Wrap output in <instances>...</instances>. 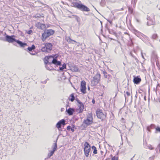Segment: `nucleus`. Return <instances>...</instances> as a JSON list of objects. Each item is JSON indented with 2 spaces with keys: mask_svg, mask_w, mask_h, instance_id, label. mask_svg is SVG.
I'll return each instance as SVG.
<instances>
[{
  "mask_svg": "<svg viewBox=\"0 0 160 160\" xmlns=\"http://www.w3.org/2000/svg\"><path fill=\"white\" fill-rule=\"evenodd\" d=\"M37 28L39 29L43 30L46 28L45 25L40 22H38L36 24Z\"/></svg>",
  "mask_w": 160,
  "mask_h": 160,
  "instance_id": "f8f14e48",
  "label": "nucleus"
},
{
  "mask_svg": "<svg viewBox=\"0 0 160 160\" xmlns=\"http://www.w3.org/2000/svg\"><path fill=\"white\" fill-rule=\"evenodd\" d=\"M141 54H142V57L143 58V59H144V56L142 54V52H141Z\"/></svg>",
  "mask_w": 160,
  "mask_h": 160,
  "instance_id": "09e8293b",
  "label": "nucleus"
},
{
  "mask_svg": "<svg viewBox=\"0 0 160 160\" xmlns=\"http://www.w3.org/2000/svg\"><path fill=\"white\" fill-rule=\"evenodd\" d=\"M137 22H139L138 20V19H137Z\"/></svg>",
  "mask_w": 160,
  "mask_h": 160,
  "instance_id": "4d7b16f0",
  "label": "nucleus"
},
{
  "mask_svg": "<svg viewBox=\"0 0 160 160\" xmlns=\"http://www.w3.org/2000/svg\"><path fill=\"white\" fill-rule=\"evenodd\" d=\"M101 119H103L105 117V116L104 115L103 113L101 112Z\"/></svg>",
  "mask_w": 160,
  "mask_h": 160,
  "instance_id": "c756f323",
  "label": "nucleus"
},
{
  "mask_svg": "<svg viewBox=\"0 0 160 160\" xmlns=\"http://www.w3.org/2000/svg\"><path fill=\"white\" fill-rule=\"evenodd\" d=\"M14 37L15 36L14 35L10 36L7 35L6 36V41L9 43H12L13 42H15L22 47L24 48L26 46H28V45L26 43L22 42V41L19 40H17Z\"/></svg>",
  "mask_w": 160,
  "mask_h": 160,
  "instance_id": "f257e3e1",
  "label": "nucleus"
},
{
  "mask_svg": "<svg viewBox=\"0 0 160 160\" xmlns=\"http://www.w3.org/2000/svg\"><path fill=\"white\" fill-rule=\"evenodd\" d=\"M127 96L128 97L130 96V93L128 92H127L125 94V98H126V96Z\"/></svg>",
  "mask_w": 160,
  "mask_h": 160,
  "instance_id": "473e14b6",
  "label": "nucleus"
},
{
  "mask_svg": "<svg viewBox=\"0 0 160 160\" xmlns=\"http://www.w3.org/2000/svg\"><path fill=\"white\" fill-rule=\"evenodd\" d=\"M92 102L93 104H94L95 103V101L94 99L92 100Z\"/></svg>",
  "mask_w": 160,
  "mask_h": 160,
  "instance_id": "49530a36",
  "label": "nucleus"
},
{
  "mask_svg": "<svg viewBox=\"0 0 160 160\" xmlns=\"http://www.w3.org/2000/svg\"><path fill=\"white\" fill-rule=\"evenodd\" d=\"M66 40L69 43L74 44L73 43L76 42V41L72 39L70 37H67L66 38Z\"/></svg>",
  "mask_w": 160,
  "mask_h": 160,
  "instance_id": "dca6fc26",
  "label": "nucleus"
},
{
  "mask_svg": "<svg viewBox=\"0 0 160 160\" xmlns=\"http://www.w3.org/2000/svg\"><path fill=\"white\" fill-rule=\"evenodd\" d=\"M99 148H100V144L99 145Z\"/></svg>",
  "mask_w": 160,
  "mask_h": 160,
  "instance_id": "13d9d810",
  "label": "nucleus"
},
{
  "mask_svg": "<svg viewBox=\"0 0 160 160\" xmlns=\"http://www.w3.org/2000/svg\"><path fill=\"white\" fill-rule=\"evenodd\" d=\"M148 148L150 150H152L153 149V148L152 147V146L151 145H149L148 146Z\"/></svg>",
  "mask_w": 160,
  "mask_h": 160,
  "instance_id": "58836bf2",
  "label": "nucleus"
},
{
  "mask_svg": "<svg viewBox=\"0 0 160 160\" xmlns=\"http://www.w3.org/2000/svg\"><path fill=\"white\" fill-rule=\"evenodd\" d=\"M30 53L31 54V55H35V53H32V52H30Z\"/></svg>",
  "mask_w": 160,
  "mask_h": 160,
  "instance_id": "a18cd8bd",
  "label": "nucleus"
},
{
  "mask_svg": "<svg viewBox=\"0 0 160 160\" xmlns=\"http://www.w3.org/2000/svg\"><path fill=\"white\" fill-rule=\"evenodd\" d=\"M76 111L78 113H82L83 111H82V109H80L78 108V109H77Z\"/></svg>",
  "mask_w": 160,
  "mask_h": 160,
  "instance_id": "72a5a7b5",
  "label": "nucleus"
},
{
  "mask_svg": "<svg viewBox=\"0 0 160 160\" xmlns=\"http://www.w3.org/2000/svg\"><path fill=\"white\" fill-rule=\"evenodd\" d=\"M72 16L74 17L75 18V20L78 22H79L80 21V18L78 16L75 15H72Z\"/></svg>",
  "mask_w": 160,
  "mask_h": 160,
  "instance_id": "cd10ccee",
  "label": "nucleus"
},
{
  "mask_svg": "<svg viewBox=\"0 0 160 160\" xmlns=\"http://www.w3.org/2000/svg\"><path fill=\"white\" fill-rule=\"evenodd\" d=\"M55 151L53 150H52L48 154V158H50L51 156H52L54 153Z\"/></svg>",
  "mask_w": 160,
  "mask_h": 160,
  "instance_id": "a878e982",
  "label": "nucleus"
},
{
  "mask_svg": "<svg viewBox=\"0 0 160 160\" xmlns=\"http://www.w3.org/2000/svg\"><path fill=\"white\" fill-rule=\"evenodd\" d=\"M86 83L84 81H82L81 82L80 91L83 94L86 93Z\"/></svg>",
  "mask_w": 160,
  "mask_h": 160,
  "instance_id": "0eeeda50",
  "label": "nucleus"
},
{
  "mask_svg": "<svg viewBox=\"0 0 160 160\" xmlns=\"http://www.w3.org/2000/svg\"><path fill=\"white\" fill-rule=\"evenodd\" d=\"M52 45L51 43H46L45 46L42 48L41 50L44 52H49L52 50Z\"/></svg>",
  "mask_w": 160,
  "mask_h": 160,
  "instance_id": "20e7f679",
  "label": "nucleus"
},
{
  "mask_svg": "<svg viewBox=\"0 0 160 160\" xmlns=\"http://www.w3.org/2000/svg\"><path fill=\"white\" fill-rule=\"evenodd\" d=\"M100 77V74H99L98 75H97L93 78L92 82L93 83L94 85H96L98 83Z\"/></svg>",
  "mask_w": 160,
  "mask_h": 160,
  "instance_id": "9b49d317",
  "label": "nucleus"
},
{
  "mask_svg": "<svg viewBox=\"0 0 160 160\" xmlns=\"http://www.w3.org/2000/svg\"><path fill=\"white\" fill-rule=\"evenodd\" d=\"M125 0H123V1H125Z\"/></svg>",
  "mask_w": 160,
  "mask_h": 160,
  "instance_id": "338daca9",
  "label": "nucleus"
},
{
  "mask_svg": "<svg viewBox=\"0 0 160 160\" xmlns=\"http://www.w3.org/2000/svg\"><path fill=\"white\" fill-rule=\"evenodd\" d=\"M78 9L82 11L88 12L90 10L89 8L82 3H80Z\"/></svg>",
  "mask_w": 160,
  "mask_h": 160,
  "instance_id": "9d476101",
  "label": "nucleus"
},
{
  "mask_svg": "<svg viewBox=\"0 0 160 160\" xmlns=\"http://www.w3.org/2000/svg\"><path fill=\"white\" fill-rule=\"evenodd\" d=\"M92 116L89 115L88 116L87 118L84 120L83 123H85L87 125H89L92 124Z\"/></svg>",
  "mask_w": 160,
  "mask_h": 160,
  "instance_id": "6e6552de",
  "label": "nucleus"
},
{
  "mask_svg": "<svg viewBox=\"0 0 160 160\" xmlns=\"http://www.w3.org/2000/svg\"><path fill=\"white\" fill-rule=\"evenodd\" d=\"M71 127L70 126H69L67 127V129L68 130H69L70 129H71Z\"/></svg>",
  "mask_w": 160,
  "mask_h": 160,
  "instance_id": "37998d69",
  "label": "nucleus"
},
{
  "mask_svg": "<svg viewBox=\"0 0 160 160\" xmlns=\"http://www.w3.org/2000/svg\"><path fill=\"white\" fill-rule=\"evenodd\" d=\"M69 17L70 18H72V16H69Z\"/></svg>",
  "mask_w": 160,
  "mask_h": 160,
  "instance_id": "bf43d9fd",
  "label": "nucleus"
},
{
  "mask_svg": "<svg viewBox=\"0 0 160 160\" xmlns=\"http://www.w3.org/2000/svg\"><path fill=\"white\" fill-rule=\"evenodd\" d=\"M70 130H71V131L72 132H74V131H75L74 129V128H72V127H71Z\"/></svg>",
  "mask_w": 160,
  "mask_h": 160,
  "instance_id": "c03bdc74",
  "label": "nucleus"
},
{
  "mask_svg": "<svg viewBox=\"0 0 160 160\" xmlns=\"http://www.w3.org/2000/svg\"><path fill=\"white\" fill-rule=\"evenodd\" d=\"M70 97H71V98H69V100H70V101L71 102H73L74 100H75V97L73 93L70 96Z\"/></svg>",
  "mask_w": 160,
  "mask_h": 160,
  "instance_id": "393cba45",
  "label": "nucleus"
},
{
  "mask_svg": "<svg viewBox=\"0 0 160 160\" xmlns=\"http://www.w3.org/2000/svg\"><path fill=\"white\" fill-rule=\"evenodd\" d=\"M118 158L117 157H113L111 159V160H118Z\"/></svg>",
  "mask_w": 160,
  "mask_h": 160,
  "instance_id": "ea45409f",
  "label": "nucleus"
},
{
  "mask_svg": "<svg viewBox=\"0 0 160 160\" xmlns=\"http://www.w3.org/2000/svg\"><path fill=\"white\" fill-rule=\"evenodd\" d=\"M58 139V138H57V140L56 141V142L54 143L53 145V151H55V150L57 149V140Z\"/></svg>",
  "mask_w": 160,
  "mask_h": 160,
  "instance_id": "5701e85b",
  "label": "nucleus"
},
{
  "mask_svg": "<svg viewBox=\"0 0 160 160\" xmlns=\"http://www.w3.org/2000/svg\"><path fill=\"white\" fill-rule=\"evenodd\" d=\"M103 73L104 76L106 78H108V75L107 73L105 72H103Z\"/></svg>",
  "mask_w": 160,
  "mask_h": 160,
  "instance_id": "f704fd0d",
  "label": "nucleus"
},
{
  "mask_svg": "<svg viewBox=\"0 0 160 160\" xmlns=\"http://www.w3.org/2000/svg\"><path fill=\"white\" fill-rule=\"evenodd\" d=\"M141 81V79L140 78H138V77H135L133 79V82L134 83L138 84H139Z\"/></svg>",
  "mask_w": 160,
  "mask_h": 160,
  "instance_id": "2eb2a0df",
  "label": "nucleus"
},
{
  "mask_svg": "<svg viewBox=\"0 0 160 160\" xmlns=\"http://www.w3.org/2000/svg\"><path fill=\"white\" fill-rule=\"evenodd\" d=\"M49 56H47V58L49 62H51L52 60V59L50 58L49 57Z\"/></svg>",
  "mask_w": 160,
  "mask_h": 160,
  "instance_id": "c9c22d12",
  "label": "nucleus"
},
{
  "mask_svg": "<svg viewBox=\"0 0 160 160\" xmlns=\"http://www.w3.org/2000/svg\"><path fill=\"white\" fill-rule=\"evenodd\" d=\"M74 111V109L71 108H70L66 110V112L69 115H72Z\"/></svg>",
  "mask_w": 160,
  "mask_h": 160,
  "instance_id": "ddd939ff",
  "label": "nucleus"
},
{
  "mask_svg": "<svg viewBox=\"0 0 160 160\" xmlns=\"http://www.w3.org/2000/svg\"><path fill=\"white\" fill-rule=\"evenodd\" d=\"M66 124L65 120L64 119H62L60 120L56 124V127L59 130H60V129L61 128V125L63 126Z\"/></svg>",
  "mask_w": 160,
  "mask_h": 160,
  "instance_id": "1a4fd4ad",
  "label": "nucleus"
},
{
  "mask_svg": "<svg viewBox=\"0 0 160 160\" xmlns=\"http://www.w3.org/2000/svg\"><path fill=\"white\" fill-rule=\"evenodd\" d=\"M44 63L45 64H47L48 63L49 64V62L48 61V60L47 58L45 59L44 61Z\"/></svg>",
  "mask_w": 160,
  "mask_h": 160,
  "instance_id": "e433bc0d",
  "label": "nucleus"
},
{
  "mask_svg": "<svg viewBox=\"0 0 160 160\" xmlns=\"http://www.w3.org/2000/svg\"><path fill=\"white\" fill-rule=\"evenodd\" d=\"M71 69L73 72H77L78 71V68L75 66H72Z\"/></svg>",
  "mask_w": 160,
  "mask_h": 160,
  "instance_id": "aec40b11",
  "label": "nucleus"
},
{
  "mask_svg": "<svg viewBox=\"0 0 160 160\" xmlns=\"http://www.w3.org/2000/svg\"><path fill=\"white\" fill-rule=\"evenodd\" d=\"M157 37V35L156 34H153L152 36V38L153 39H156Z\"/></svg>",
  "mask_w": 160,
  "mask_h": 160,
  "instance_id": "2f4dec72",
  "label": "nucleus"
},
{
  "mask_svg": "<svg viewBox=\"0 0 160 160\" xmlns=\"http://www.w3.org/2000/svg\"><path fill=\"white\" fill-rule=\"evenodd\" d=\"M151 129V128L150 126L147 127V130L148 131H150Z\"/></svg>",
  "mask_w": 160,
  "mask_h": 160,
  "instance_id": "79ce46f5",
  "label": "nucleus"
},
{
  "mask_svg": "<svg viewBox=\"0 0 160 160\" xmlns=\"http://www.w3.org/2000/svg\"><path fill=\"white\" fill-rule=\"evenodd\" d=\"M46 68L48 70H51V69H49L48 67L47 66L46 67Z\"/></svg>",
  "mask_w": 160,
  "mask_h": 160,
  "instance_id": "603ef678",
  "label": "nucleus"
},
{
  "mask_svg": "<svg viewBox=\"0 0 160 160\" xmlns=\"http://www.w3.org/2000/svg\"><path fill=\"white\" fill-rule=\"evenodd\" d=\"M147 19L148 21L147 23L148 25H153L155 23L154 16L153 14H151L150 16L148 15Z\"/></svg>",
  "mask_w": 160,
  "mask_h": 160,
  "instance_id": "423d86ee",
  "label": "nucleus"
},
{
  "mask_svg": "<svg viewBox=\"0 0 160 160\" xmlns=\"http://www.w3.org/2000/svg\"><path fill=\"white\" fill-rule=\"evenodd\" d=\"M138 37H139L141 38H142V36L141 35H140Z\"/></svg>",
  "mask_w": 160,
  "mask_h": 160,
  "instance_id": "8fccbe9b",
  "label": "nucleus"
},
{
  "mask_svg": "<svg viewBox=\"0 0 160 160\" xmlns=\"http://www.w3.org/2000/svg\"><path fill=\"white\" fill-rule=\"evenodd\" d=\"M75 126H74V125H72V128H75Z\"/></svg>",
  "mask_w": 160,
  "mask_h": 160,
  "instance_id": "864d4df0",
  "label": "nucleus"
},
{
  "mask_svg": "<svg viewBox=\"0 0 160 160\" xmlns=\"http://www.w3.org/2000/svg\"><path fill=\"white\" fill-rule=\"evenodd\" d=\"M134 33L137 35L138 37L140 35H141L142 36V37L143 38H146L147 37L143 34L140 32L138 31L137 30H134L133 31Z\"/></svg>",
  "mask_w": 160,
  "mask_h": 160,
  "instance_id": "4468645a",
  "label": "nucleus"
},
{
  "mask_svg": "<svg viewBox=\"0 0 160 160\" xmlns=\"http://www.w3.org/2000/svg\"><path fill=\"white\" fill-rule=\"evenodd\" d=\"M84 154L86 157H88L89 155V153L90 152L91 147L88 143L86 142L84 145Z\"/></svg>",
  "mask_w": 160,
  "mask_h": 160,
  "instance_id": "39448f33",
  "label": "nucleus"
},
{
  "mask_svg": "<svg viewBox=\"0 0 160 160\" xmlns=\"http://www.w3.org/2000/svg\"><path fill=\"white\" fill-rule=\"evenodd\" d=\"M46 81H45V82H44V83H46Z\"/></svg>",
  "mask_w": 160,
  "mask_h": 160,
  "instance_id": "e2e57ef3",
  "label": "nucleus"
},
{
  "mask_svg": "<svg viewBox=\"0 0 160 160\" xmlns=\"http://www.w3.org/2000/svg\"><path fill=\"white\" fill-rule=\"evenodd\" d=\"M150 126L151 129H155L156 128V126L154 124H151Z\"/></svg>",
  "mask_w": 160,
  "mask_h": 160,
  "instance_id": "7c9ffc66",
  "label": "nucleus"
},
{
  "mask_svg": "<svg viewBox=\"0 0 160 160\" xmlns=\"http://www.w3.org/2000/svg\"><path fill=\"white\" fill-rule=\"evenodd\" d=\"M35 48V46L33 44L32 45L31 47H28L27 48V49L29 51H32V50H34Z\"/></svg>",
  "mask_w": 160,
  "mask_h": 160,
  "instance_id": "412c9836",
  "label": "nucleus"
},
{
  "mask_svg": "<svg viewBox=\"0 0 160 160\" xmlns=\"http://www.w3.org/2000/svg\"><path fill=\"white\" fill-rule=\"evenodd\" d=\"M131 160H133V159L132 158H131Z\"/></svg>",
  "mask_w": 160,
  "mask_h": 160,
  "instance_id": "052dcab7",
  "label": "nucleus"
},
{
  "mask_svg": "<svg viewBox=\"0 0 160 160\" xmlns=\"http://www.w3.org/2000/svg\"><path fill=\"white\" fill-rule=\"evenodd\" d=\"M98 37L99 39L100 40V36H98Z\"/></svg>",
  "mask_w": 160,
  "mask_h": 160,
  "instance_id": "6e6d98bb",
  "label": "nucleus"
},
{
  "mask_svg": "<svg viewBox=\"0 0 160 160\" xmlns=\"http://www.w3.org/2000/svg\"><path fill=\"white\" fill-rule=\"evenodd\" d=\"M102 24V22L101 21L100 22Z\"/></svg>",
  "mask_w": 160,
  "mask_h": 160,
  "instance_id": "0e129e2a",
  "label": "nucleus"
},
{
  "mask_svg": "<svg viewBox=\"0 0 160 160\" xmlns=\"http://www.w3.org/2000/svg\"><path fill=\"white\" fill-rule=\"evenodd\" d=\"M136 0H132V4H133L134 5H135L136 2Z\"/></svg>",
  "mask_w": 160,
  "mask_h": 160,
  "instance_id": "4c0bfd02",
  "label": "nucleus"
},
{
  "mask_svg": "<svg viewBox=\"0 0 160 160\" xmlns=\"http://www.w3.org/2000/svg\"><path fill=\"white\" fill-rule=\"evenodd\" d=\"M158 132H160V127L159 126H157L155 128V133H157Z\"/></svg>",
  "mask_w": 160,
  "mask_h": 160,
  "instance_id": "bb28decb",
  "label": "nucleus"
},
{
  "mask_svg": "<svg viewBox=\"0 0 160 160\" xmlns=\"http://www.w3.org/2000/svg\"><path fill=\"white\" fill-rule=\"evenodd\" d=\"M101 2H102L103 3V5H104L105 4L104 3L105 1L104 0H102Z\"/></svg>",
  "mask_w": 160,
  "mask_h": 160,
  "instance_id": "de8ad7c7",
  "label": "nucleus"
},
{
  "mask_svg": "<svg viewBox=\"0 0 160 160\" xmlns=\"http://www.w3.org/2000/svg\"><path fill=\"white\" fill-rule=\"evenodd\" d=\"M58 56L57 54L52 55L50 56L49 57L50 58L52 59V62H49V65H51L52 64H53L56 66L60 65L61 64V62L60 61H58L57 58Z\"/></svg>",
  "mask_w": 160,
  "mask_h": 160,
  "instance_id": "7ed1b4c3",
  "label": "nucleus"
},
{
  "mask_svg": "<svg viewBox=\"0 0 160 160\" xmlns=\"http://www.w3.org/2000/svg\"><path fill=\"white\" fill-rule=\"evenodd\" d=\"M96 115L97 117L100 118V109H98L96 111Z\"/></svg>",
  "mask_w": 160,
  "mask_h": 160,
  "instance_id": "b1692460",
  "label": "nucleus"
},
{
  "mask_svg": "<svg viewBox=\"0 0 160 160\" xmlns=\"http://www.w3.org/2000/svg\"><path fill=\"white\" fill-rule=\"evenodd\" d=\"M54 32V31L52 29H47L44 31L42 34V39L44 41L47 38L52 35Z\"/></svg>",
  "mask_w": 160,
  "mask_h": 160,
  "instance_id": "f03ea898",
  "label": "nucleus"
},
{
  "mask_svg": "<svg viewBox=\"0 0 160 160\" xmlns=\"http://www.w3.org/2000/svg\"><path fill=\"white\" fill-rule=\"evenodd\" d=\"M103 44H104V45H107L106 43H103Z\"/></svg>",
  "mask_w": 160,
  "mask_h": 160,
  "instance_id": "5fc2aeb1",
  "label": "nucleus"
},
{
  "mask_svg": "<svg viewBox=\"0 0 160 160\" xmlns=\"http://www.w3.org/2000/svg\"><path fill=\"white\" fill-rule=\"evenodd\" d=\"M66 64L65 63L63 64L62 67H59V70L60 71H63L64 69H66Z\"/></svg>",
  "mask_w": 160,
  "mask_h": 160,
  "instance_id": "a211bd4d",
  "label": "nucleus"
},
{
  "mask_svg": "<svg viewBox=\"0 0 160 160\" xmlns=\"http://www.w3.org/2000/svg\"><path fill=\"white\" fill-rule=\"evenodd\" d=\"M78 102L80 104L79 106V109H82V111H83V109H84V106L82 104V102H80L79 100L78 101Z\"/></svg>",
  "mask_w": 160,
  "mask_h": 160,
  "instance_id": "6ab92c4d",
  "label": "nucleus"
},
{
  "mask_svg": "<svg viewBox=\"0 0 160 160\" xmlns=\"http://www.w3.org/2000/svg\"><path fill=\"white\" fill-rule=\"evenodd\" d=\"M88 89H89V88H88Z\"/></svg>",
  "mask_w": 160,
  "mask_h": 160,
  "instance_id": "69168bd1",
  "label": "nucleus"
},
{
  "mask_svg": "<svg viewBox=\"0 0 160 160\" xmlns=\"http://www.w3.org/2000/svg\"><path fill=\"white\" fill-rule=\"evenodd\" d=\"M32 32V31L31 30H29L27 32V33L28 34H31Z\"/></svg>",
  "mask_w": 160,
  "mask_h": 160,
  "instance_id": "a19ab883",
  "label": "nucleus"
},
{
  "mask_svg": "<svg viewBox=\"0 0 160 160\" xmlns=\"http://www.w3.org/2000/svg\"><path fill=\"white\" fill-rule=\"evenodd\" d=\"M80 3H79L77 2H72V4L73 7L78 9Z\"/></svg>",
  "mask_w": 160,
  "mask_h": 160,
  "instance_id": "f3484780",
  "label": "nucleus"
},
{
  "mask_svg": "<svg viewBox=\"0 0 160 160\" xmlns=\"http://www.w3.org/2000/svg\"><path fill=\"white\" fill-rule=\"evenodd\" d=\"M103 153L104 154V153L102 151H101V154L102 155H103Z\"/></svg>",
  "mask_w": 160,
  "mask_h": 160,
  "instance_id": "3c124183",
  "label": "nucleus"
},
{
  "mask_svg": "<svg viewBox=\"0 0 160 160\" xmlns=\"http://www.w3.org/2000/svg\"><path fill=\"white\" fill-rule=\"evenodd\" d=\"M46 81H45V82H44V83H46Z\"/></svg>",
  "mask_w": 160,
  "mask_h": 160,
  "instance_id": "680f3d73",
  "label": "nucleus"
},
{
  "mask_svg": "<svg viewBox=\"0 0 160 160\" xmlns=\"http://www.w3.org/2000/svg\"><path fill=\"white\" fill-rule=\"evenodd\" d=\"M35 18H40L41 17H44L43 14H40L37 13L34 16Z\"/></svg>",
  "mask_w": 160,
  "mask_h": 160,
  "instance_id": "4be33fe9",
  "label": "nucleus"
},
{
  "mask_svg": "<svg viewBox=\"0 0 160 160\" xmlns=\"http://www.w3.org/2000/svg\"><path fill=\"white\" fill-rule=\"evenodd\" d=\"M92 149H93V153L94 154H97V152L96 148L94 146H92Z\"/></svg>",
  "mask_w": 160,
  "mask_h": 160,
  "instance_id": "c85d7f7f",
  "label": "nucleus"
}]
</instances>
